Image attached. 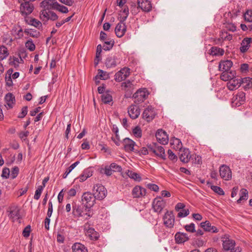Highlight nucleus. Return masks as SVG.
Listing matches in <instances>:
<instances>
[{
	"label": "nucleus",
	"mask_w": 252,
	"mask_h": 252,
	"mask_svg": "<svg viewBox=\"0 0 252 252\" xmlns=\"http://www.w3.org/2000/svg\"><path fill=\"white\" fill-rule=\"evenodd\" d=\"M86 209L85 206L84 204H82V202L81 205H77L75 203H72V213L73 215L77 217H84L86 220H88L93 217L94 213L92 209H90V211H88Z\"/></svg>",
	"instance_id": "nucleus-1"
},
{
	"label": "nucleus",
	"mask_w": 252,
	"mask_h": 252,
	"mask_svg": "<svg viewBox=\"0 0 252 252\" xmlns=\"http://www.w3.org/2000/svg\"><path fill=\"white\" fill-rule=\"evenodd\" d=\"M96 200L93 193L89 191L84 192L81 197V202L85 206L86 210L87 209L88 211H90V209H92L93 206L95 204Z\"/></svg>",
	"instance_id": "nucleus-2"
},
{
	"label": "nucleus",
	"mask_w": 252,
	"mask_h": 252,
	"mask_svg": "<svg viewBox=\"0 0 252 252\" xmlns=\"http://www.w3.org/2000/svg\"><path fill=\"white\" fill-rule=\"evenodd\" d=\"M149 94L147 88L139 89L133 95L132 97L134 99V102L139 104L144 102L148 97Z\"/></svg>",
	"instance_id": "nucleus-3"
},
{
	"label": "nucleus",
	"mask_w": 252,
	"mask_h": 252,
	"mask_svg": "<svg viewBox=\"0 0 252 252\" xmlns=\"http://www.w3.org/2000/svg\"><path fill=\"white\" fill-rule=\"evenodd\" d=\"M93 191L96 200H103L106 196L107 193L106 188L100 184H97L94 186Z\"/></svg>",
	"instance_id": "nucleus-4"
},
{
	"label": "nucleus",
	"mask_w": 252,
	"mask_h": 252,
	"mask_svg": "<svg viewBox=\"0 0 252 252\" xmlns=\"http://www.w3.org/2000/svg\"><path fill=\"white\" fill-rule=\"evenodd\" d=\"M246 101V94L243 92H239L232 98L231 105L233 107H239L244 104Z\"/></svg>",
	"instance_id": "nucleus-5"
},
{
	"label": "nucleus",
	"mask_w": 252,
	"mask_h": 252,
	"mask_svg": "<svg viewBox=\"0 0 252 252\" xmlns=\"http://www.w3.org/2000/svg\"><path fill=\"white\" fill-rule=\"evenodd\" d=\"M31 1H22L20 3V11L22 15H28L32 13L34 9L33 4L31 3Z\"/></svg>",
	"instance_id": "nucleus-6"
},
{
	"label": "nucleus",
	"mask_w": 252,
	"mask_h": 252,
	"mask_svg": "<svg viewBox=\"0 0 252 252\" xmlns=\"http://www.w3.org/2000/svg\"><path fill=\"white\" fill-rule=\"evenodd\" d=\"M164 224L166 227L171 228L174 225L175 217L173 211L167 210L163 217Z\"/></svg>",
	"instance_id": "nucleus-7"
},
{
	"label": "nucleus",
	"mask_w": 252,
	"mask_h": 252,
	"mask_svg": "<svg viewBox=\"0 0 252 252\" xmlns=\"http://www.w3.org/2000/svg\"><path fill=\"white\" fill-rule=\"evenodd\" d=\"M166 205V202L161 197L159 196L155 198L153 201L152 207L155 212L160 213Z\"/></svg>",
	"instance_id": "nucleus-8"
},
{
	"label": "nucleus",
	"mask_w": 252,
	"mask_h": 252,
	"mask_svg": "<svg viewBox=\"0 0 252 252\" xmlns=\"http://www.w3.org/2000/svg\"><path fill=\"white\" fill-rule=\"evenodd\" d=\"M122 143L124 145V149L126 152H133L135 153H138V150L134 149V147L136 145L135 142L129 138H125Z\"/></svg>",
	"instance_id": "nucleus-9"
},
{
	"label": "nucleus",
	"mask_w": 252,
	"mask_h": 252,
	"mask_svg": "<svg viewBox=\"0 0 252 252\" xmlns=\"http://www.w3.org/2000/svg\"><path fill=\"white\" fill-rule=\"evenodd\" d=\"M154 108L151 105L148 106L143 111L142 118L147 122L152 121L156 116Z\"/></svg>",
	"instance_id": "nucleus-10"
},
{
	"label": "nucleus",
	"mask_w": 252,
	"mask_h": 252,
	"mask_svg": "<svg viewBox=\"0 0 252 252\" xmlns=\"http://www.w3.org/2000/svg\"><path fill=\"white\" fill-rule=\"evenodd\" d=\"M156 137L157 141L162 145H166L168 142V135L167 133L162 129H159L156 133Z\"/></svg>",
	"instance_id": "nucleus-11"
},
{
	"label": "nucleus",
	"mask_w": 252,
	"mask_h": 252,
	"mask_svg": "<svg viewBox=\"0 0 252 252\" xmlns=\"http://www.w3.org/2000/svg\"><path fill=\"white\" fill-rule=\"evenodd\" d=\"M220 175L222 179L225 181H229L231 179V171L229 166L222 165L220 167Z\"/></svg>",
	"instance_id": "nucleus-12"
},
{
	"label": "nucleus",
	"mask_w": 252,
	"mask_h": 252,
	"mask_svg": "<svg viewBox=\"0 0 252 252\" xmlns=\"http://www.w3.org/2000/svg\"><path fill=\"white\" fill-rule=\"evenodd\" d=\"M222 239V247L224 251H228L235 246V241L229 238V235L225 234Z\"/></svg>",
	"instance_id": "nucleus-13"
},
{
	"label": "nucleus",
	"mask_w": 252,
	"mask_h": 252,
	"mask_svg": "<svg viewBox=\"0 0 252 252\" xmlns=\"http://www.w3.org/2000/svg\"><path fill=\"white\" fill-rule=\"evenodd\" d=\"M179 151V157L182 162L185 163H188L189 161L190 158L193 159L194 155H190V151L189 149L184 148L183 150H182L181 149Z\"/></svg>",
	"instance_id": "nucleus-14"
},
{
	"label": "nucleus",
	"mask_w": 252,
	"mask_h": 252,
	"mask_svg": "<svg viewBox=\"0 0 252 252\" xmlns=\"http://www.w3.org/2000/svg\"><path fill=\"white\" fill-rule=\"evenodd\" d=\"M137 9L143 11L148 12L152 10V3L149 0H137Z\"/></svg>",
	"instance_id": "nucleus-15"
},
{
	"label": "nucleus",
	"mask_w": 252,
	"mask_h": 252,
	"mask_svg": "<svg viewBox=\"0 0 252 252\" xmlns=\"http://www.w3.org/2000/svg\"><path fill=\"white\" fill-rule=\"evenodd\" d=\"M124 22L121 21V20H120V22L115 28V32L116 36L118 37L123 36L126 31V26Z\"/></svg>",
	"instance_id": "nucleus-16"
},
{
	"label": "nucleus",
	"mask_w": 252,
	"mask_h": 252,
	"mask_svg": "<svg viewBox=\"0 0 252 252\" xmlns=\"http://www.w3.org/2000/svg\"><path fill=\"white\" fill-rule=\"evenodd\" d=\"M146 189L140 186H136L132 190V195L133 198H139L146 195Z\"/></svg>",
	"instance_id": "nucleus-17"
},
{
	"label": "nucleus",
	"mask_w": 252,
	"mask_h": 252,
	"mask_svg": "<svg viewBox=\"0 0 252 252\" xmlns=\"http://www.w3.org/2000/svg\"><path fill=\"white\" fill-rule=\"evenodd\" d=\"M128 113L130 118L132 119H136L139 117L140 114V110L138 106L134 104H131L128 107Z\"/></svg>",
	"instance_id": "nucleus-18"
},
{
	"label": "nucleus",
	"mask_w": 252,
	"mask_h": 252,
	"mask_svg": "<svg viewBox=\"0 0 252 252\" xmlns=\"http://www.w3.org/2000/svg\"><path fill=\"white\" fill-rule=\"evenodd\" d=\"M200 226L205 232L217 233L219 231L218 229L215 226L212 225L209 220H206L204 222H201Z\"/></svg>",
	"instance_id": "nucleus-19"
},
{
	"label": "nucleus",
	"mask_w": 252,
	"mask_h": 252,
	"mask_svg": "<svg viewBox=\"0 0 252 252\" xmlns=\"http://www.w3.org/2000/svg\"><path fill=\"white\" fill-rule=\"evenodd\" d=\"M25 21L26 24L34 26L38 30H42V25L41 22L36 19L30 17H26L25 18Z\"/></svg>",
	"instance_id": "nucleus-20"
},
{
	"label": "nucleus",
	"mask_w": 252,
	"mask_h": 252,
	"mask_svg": "<svg viewBox=\"0 0 252 252\" xmlns=\"http://www.w3.org/2000/svg\"><path fill=\"white\" fill-rule=\"evenodd\" d=\"M174 237L175 243L178 244L184 243L189 240V237L187 233L181 232H177Z\"/></svg>",
	"instance_id": "nucleus-21"
},
{
	"label": "nucleus",
	"mask_w": 252,
	"mask_h": 252,
	"mask_svg": "<svg viewBox=\"0 0 252 252\" xmlns=\"http://www.w3.org/2000/svg\"><path fill=\"white\" fill-rule=\"evenodd\" d=\"M118 61L116 56H108L105 60V64L107 68H114L117 66Z\"/></svg>",
	"instance_id": "nucleus-22"
},
{
	"label": "nucleus",
	"mask_w": 252,
	"mask_h": 252,
	"mask_svg": "<svg viewBox=\"0 0 252 252\" xmlns=\"http://www.w3.org/2000/svg\"><path fill=\"white\" fill-rule=\"evenodd\" d=\"M10 209L9 216L11 219H14L17 217V219H22V216L20 215V209L18 206H13L9 207Z\"/></svg>",
	"instance_id": "nucleus-23"
},
{
	"label": "nucleus",
	"mask_w": 252,
	"mask_h": 252,
	"mask_svg": "<svg viewBox=\"0 0 252 252\" xmlns=\"http://www.w3.org/2000/svg\"><path fill=\"white\" fill-rule=\"evenodd\" d=\"M233 65L231 60H221L219 63V69L220 71H229Z\"/></svg>",
	"instance_id": "nucleus-24"
},
{
	"label": "nucleus",
	"mask_w": 252,
	"mask_h": 252,
	"mask_svg": "<svg viewBox=\"0 0 252 252\" xmlns=\"http://www.w3.org/2000/svg\"><path fill=\"white\" fill-rule=\"evenodd\" d=\"M241 77L240 78H234L230 79L229 83L228 84L227 87L230 91H233L237 89L241 85Z\"/></svg>",
	"instance_id": "nucleus-25"
},
{
	"label": "nucleus",
	"mask_w": 252,
	"mask_h": 252,
	"mask_svg": "<svg viewBox=\"0 0 252 252\" xmlns=\"http://www.w3.org/2000/svg\"><path fill=\"white\" fill-rule=\"evenodd\" d=\"M252 42V37H246L243 39L240 48V52L242 53H246L250 47V43Z\"/></svg>",
	"instance_id": "nucleus-26"
},
{
	"label": "nucleus",
	"mask_w": 252,
	"mask_h": 252,
	"mask_svg": "<svg viewBox=\"0 0 252 252\" xmlns=\"http://www.w3.org/2000/svg\"><path fill=\"white\" fill-rule=\"evenodd\" d=\"M57 1L56 0H44L40 3V6L50 11L51 9H55L54 6Z\"/></svg>",
	"instance_id": "nucleus-27"
},
{
	"label": "nucleus",
	"mask_w": 252,
	"mask_h": 252,
	"mask_svg": "<svg viewBox=\"0 0 252 252\" xmlns=\"http://www.w3.org/2000/svg\"><path fill=\"white\" fill-rule=\"evenodd\" d=\"M86 234L92 240L96 241L99 237V233L96 231L93 227H89L86 231Z\"/></svg>",
	"instance_id": "nucleus-28"
},
{
	"label": "nucleus",
	"mask_w": 252,
	"mask_h": 252,
	"mask_svg": "<svg viewBox=\"0 0 252 252\" xmlns=\"http://www.w3.org/2000/svg\"><path fill=\"white\" fill-rule=\"evenodd\" d=\"M241 85L243 84V88L246 91L252 88V78L250 77H246L241 78Z\"/></svg>",
	"instance_id": "nucleus-29"
},
{
	"label": "nucleus",
	"mask_w": 252,
	"mask_h": 252,
	"mask_svg": "<svg viewBox=\"0 0 252 252\" xmlns=\"http://www.w3.org/2000/svg\"><path fill=\"white\" fill-rule=\"evenodd\" d=\"M73 252H88V249L80 243H75L72 246Z\"/></svg>",
	"instance_id": "nucleus-30"
},
{
	"label": "nucleus",
	"mask_w": 252,
	"mask_h": 252,
	"mask_svg": "<svg viewBox=\"0 0 252 252\" xmlns=\"http://www.w3.org/2000/svg\"><path fill=\"white\" fill-rule=\"evenodd\" d=\"M4 99L8 107L9 108H12L13 105L15 103V96L12 93H8L5 95Z\"/></svg>",
	"instance_id": "nucleus-31"
},
{
	"label": "nucleus",
	"mask_w": 252,
	"mask_h": 252,
	"mask_svg": "<svg viewBox=\"0 0 252 252\" xmlns=\"http://www.w3.org/2000/svg\"><path fill=\"white\" fill-rule=\"evenodd\" d=\"M210 55L215 56H222L224 53V50L220 48L213 46L209 50Z\"/></svg>",
	"instance_id": "nucleus-32"
},
{
	"label": "nucleus",
	"mask_w": 252,
	"mask_h": 252,
	"mask_svg": "<svg viewBox=\"0 0 252 252\" xmlns=\"http://www.w3.org/2000/svg\"><path fill=\"white\" fill-rule=\"evenodd\" d=\"M207 185L208 186V187H210V188L216 193L220 195H224L225 194L224 191L223 190V189L220 187L214 186L212 184V183L207 181Z\"/></svg>",
	"instance_id": "nucleus-33"
},
{
	"label": "nucleus",
	"mask_w": 252,
	"mask_h": 252,
	"mask_svg": "<svg viewBox=\"0 0 252 252\" xmlns=\"http://www.w3.org/2000/svg\"><path fill=\"white\" fill-rule=\"evenodd\" d=\"M98 73L95 76V79H99L100 80H107L110 78V73L99 69L97 70Z\"/></svg>",
	"instance_id": "nucleus-34"
},
{
	"label": "nucleus",
	"mask_w": 252,
	"mask_h": 252,
	"mask_svg": "<svg viewBox=\"0 0 252 252\" xmlns=\"http://www.w3.org/2000/svg\"><path fill=\"white\" fill-rule=\"evenodd\" d=\"M106 91L104 94H101V101L104 104H110V102L113 101L112 96Z\"/></svg>",
	"instance_id": "nucleus-35"
},
{
	"label": "nucleus",
	"mask_w": 252,
	"mask_h": 252,
	"mask_svg": "<svg viewBox=\"0 0 252 252\" xmlns=\"http://www.w3.org/2000/svg\"><path fill=\"white\" fill-rule=\"evenodd\" d=\"M170 144L171 145H174L176 144L175 147L173 146L174 149H176L177 150H181L182 148V143L180 139L173 137L170 140Z\"/></svg>",
	"instance_id": "nucleus-36"
},
{
	"label": "nucleus",
	"mask_w": 252,
	"mask_h": 252,
	"mask_svg": "<svg viewBox=\"0 0 252 252\" xmlns=\"http://www.w3.org/2000/svg\"><path fill=\"white\" fill-rule=\"evenodd\" d=\"M126 173L129 178L135 181L140 182L141 180V176L137 173L134 172L129 170H127Z\"/></svg>",
	"instance_id": "nucleus-37"
},
{
	"label": "nucleus",
	"mask_w": 252,
	"mask_h": 252,
	"mask_svg": "<svg viewBox=\"0 0 252 252\" xmlns=\"http://www.w3.org/2000/svg\"><path fill=\"white\" fill-rule=\"evenodd\" d=\"M156 150L157 154H156V155L163 160L166 159L165 150L163 147L161 146L157 145Z\"/></svg>",
	"instance_id": "nucleus-38"
},
{
	"label": "nucleus",
	"mask_w": 252,
	"mask_h": 252,
	"mask_svg": "<svg viewBox=\"0 0 252 252\" xmlns=\"http://www.w3.org/2000/svg\"><path fill=\"white\" fill-rule=\"evenodd\" d=\"M248 198V191L246 189H242L240 190V197L237 200V203L238 204L241 203L242 200H247Z\"/></svg>",
	"instance_id": "nucleus-39"
},
{
	"label": "nucleus",
	"mask_w": 252,
	"mask_h": 252,
	"mask_svg": "<svg viewBox=\"0 0 252 252\" xmlns=\"http://www.w3.org/2000/svg\"><path fill=\"white\" fill-rule=\"evenodd\" d=\"M124 70H125V68H123L115 74L114 79L116 82H120L125 80L123 75Z\"/></svg>",
	"instance_id": "nucleus-40"
},
{
	"label": "nucleus",
	"mask_w": 252,
	"mask_h": 252,
	"mask_svg": "<svg viewBox=\"0 0 252 252\" xmlns=\"http://www.w3.org/2000/svg\"><path fill=\"white\" fill-rule=\"evenodd\" d=\"M54 6H55V10H57L62 13L66 14L69 11L67 7L59 3L58 2L56 4H55Z\"/></svg>",
	"instance_id": "nucleus-41"
},
{
	"label": "nucleus",
	"mask_w": 252,
	"mask_h": 252,
	"mask_svg": "<svg viewBox=\"0 0 252 252\" xmlns=\"http://www.w3.org/2000/svg\"><path fill=\"white\" fill-rule=\"evenodd\" d=\"M79 163V161H77L72 164L69 167H68L64 173L63 175V178H66L67 175L71 172V171Z\"/></svg>",
	"instance_id": "nucleus-42"
},
{
	"label": "nucleus",
	"mask_w": 252,
	"mask_h": 252,
	"mask_svg": "<svg viewBox=\"0 0 252 252\" xmlns=\"http://www.w3.org/2000/svg\"><path fill=\"white\" fill-rule=\"evenodd\" d=\"M8 55V50L4 46H0V60H2Z\"/></svg>",
	"instance_id": "nucleus-43"
},
{
	"label": "nucleus",
	"mask_w": 252,
	"mask_h": 252,
	"mask_svg": "<svg viewBox=\"0 0 252 252\" xmlns=\"http://www.w3.org/2000/svg\"><path fill=\"white\" fill-rule=\"evenodd\" d=\"M25 46L31 52L33 51L35 49V45L33 43L32 40L31 38L26 42Z\"/></svg>",
	"instance_id": "nucleus-44"
},
{
	"label": "nucleus",
	"mask_w": 252,
	"mask_h": 252,
	"mask_svg": "<svg viewBox=\"0 0 252 252\" xmlns=\"http://www.w3.org/2000/svg\"><path fill=\"white\" fill-rule=\"evenodd\" d=\"M104 44H106L107 46L104 45L103 49L105 51H109L113 47L115 42L113 40H112L109 41H104Z\"/></svg>",
	"instance_id": "nucleus-45"
},
{
	"label": "nucleus",
	"mask_w": 252,
	"mask_h": 252,
	"mask_svg": "<svg viewBox=\"0 0 252 252\" xmlns=\"http://www.w3.org/2000/svg\"><path fill=\"white\" fill-rule=\"evenodd\" d=\"M132 133L133 135L137 137V138H140L142 136V130L140 128V127L138 126H135L134 128L132 129Z\"/></svg>",
	"instance_id": "nucleus-46"
},
{
	"label": "nucleus",
	"mask_w": 252,
	"mask_h": 252,
	"mask_svg": "<svg viewBox=\"0 0 252 252\" xmlns=\"http://www.w3.org/2000/svg\"><path fill=\"white\" fill-rule=\"evenodd\" d=\"M31 231L32 230L31 225H28L24 228L22 231V235L25 238H28L30 236Z\"/></svg>",
	"instance_id": "nucleus-47"
},
{
	"label": "nucleus",
	"mask_w": 252,
	"mask_h": 252,
	"mask_svg": "<svg viewBox=\"0 0 252 252\" xmlns=\"http://www.w3.org/2000/svg\"><path fill=\"white\" fill-rule=\"evenodd\" d=\"M184 228L185 230L190 233H194L196 232L195 229V224L193 223H191L189 224H187L184 226Z\"/></svg>",
	"instance_id": "nucleus-48"
},
{
	"label": "nucleus",
	"mask_w": 252,
	"mask_h": 252,
	"mask_svg": "<svg viewBox=\"0 0 252 252\" xmlns=\"http://www.w3.org/2000/svg\"><path fill=\"white\" fill-rule=\"evenodd\" d=\"M49 16L46 19V21H48L49 20L54 21L58 19L59 17L55 12L53 11H49Z\"/></svg>",
	"instance_id": "nucleus-49"
},
{
	"label": "nucleus",
	"mask_w": 252,
	"mask_h": 252,
	"mask_svg": "<svg viewBox=\"0 0 252 252\" xmlns=\"http://www.w3.org/2000/svg\"><path fill=\"white\" fill-rule=\"evenodd\" d=\"M111 168H112V172H120L122 171V168L121 166L116 164V163H112L110 165Z\"/></svg>",
	"instance_id": "nucleus-50"
},
{
	"label": "nucleus",
	"mask_w": 252,
	"mask_h": 252,
	"mask_svg": "<svg viewBox=\"0 0 252 252\" xmlns=\"http://www.w3.org/2000/svg\"><path fill=\"white\" fill-rule=\"evenodd\" d=\"M122 11L125 14V16L123 17L121 16L120 20H121V21H125L129 14L128 7L127 5H125L124 7V9L122 10Z\"/></svg>",
	"instance_id": "nucleus-51"
},
{
	"label": "nucleus",
	"mask_w": 252,
	"mask_h": 252,
	"mask_svg": "<svg viewBox=\"0 0 252 252\" xmlns=\"http://www.w3.org/2000/svg\"><path fill=\"white\" fill-rule=\"evenodd\" d=\"M244 19L246 21L252 22V10H247L244 15Z\"/></svg>",
	"instance_id": "nucleus-52"
},
{
	"label": "nucleus",
	"mask_w": 252,
	"mask_h": 252,
	"mask_svg": "<svg viewBox=\"0 0 252 252\" xmlns=\"http://www.w3.org/2000/svg\"><path fill=\"white\" fill-rule=\"evenodd\" d=\"M47 9L44 8L40 12V19L42 21H44V19H47L49 15V11L47 12Z\"/></svg>",
	"instance_id": "nucleus-53"
},
{
	"label": "nucleus",
	"mask_w": 252,
	"mask_h": 252,
	"mask_svg": "<svg viewBox=\"0 0 252 252\" xmlns=\"http://www.w3.org/2000/svg\"><path fill=\"white\" fill-rule=\"evenodd\" d=\"M167 154L168 155V158L173 162H175L177 160V156L172 152L171 150L169 149L167 151Z\"/></svg>",
	"instance_id": "nucleus-54"
},
{
	"label": "nucleus",
	"mask_w": 252,
	"mask_h": 252,
	"mask_svg": "<svg viewBox=\"0 0 252 252\" xmlns=\"http://www.w3.org/2000/svg\"><path fill=\"white\" fill-rule=\"evenodd\" d=\"M158 144L156 143H152V144H148L147 147L150 152H152L155 155L157 154V147Z\"/></svg>",
	"instance_id": "nucleus-55"
},
{
	"label": "nucleus",
	"mask_w": 252,
	"mask_h": 252,
	"mask_svg": "<svg viewBox=\"0 0 252 252\" xmlns=\"http://www.w3.org/2000/svg\"><path fill=\"white\" fill-rule=\"evenodd\" d=\"M189 213V210L187 209H183L180 210V211L178 213L177 215V217L178 218H184L187 216Z\"/></svg>",
	"instance_id": "nucleus-56"
},
{
	"label": "nucleus",
	"mask_w": 252,
	"mask_h": 252,
	"mask_svg": "<svg viewBox=\"0 0 252 252\" xmlns=\"http://www.w3.org/2000/svg\"><path fill=\"white\" fill-rule=\"evenodd\" d=\"M28 108V107L27 106H25L23 107V108H22L21 112L19 114L18 118L21 119L24 118L27 114Z\"/></svg>",
	"instance_id": "nucleus-57"
},
{
	"label": "nucleus",
	"mask_w": 252,
	"mask_h": 252,
	"mask_svg": "<svg viewBox=\"0 0 252 252\" xmlns=\"http://www.w3.org/2000/svg\"><path fill=\"white\" fill-rule=\"evenodd\" d=\"M83 174L86 176V178H88L93 175V170L91 167L86 168L83 171Z\"/></svg>",
	"instance_id": "nucleus-58"
},
{
	"label": "nucleus",
	"mask_w": 252,
	"mask_h": 252,
	"mask_svg": "<svg viewBox=\"0 0 252 252\" xmlns=\"http://www.w3.org/2000/svg\"><path fill=\"white\" fill-rule=\"evenodd\" d=\"M10 170L7 167H4L2 171L1 176L2 178L7 179L9 177Z\"/></svg>",
	"instance_id": "nucleus-59"
},
{
	"label": "nucleus",
	"mask_w": 252,
	"mask_h": 252,
	"mask_svg": "<svg viewBox=\"0 0 252 252\" xmlns=\"http://www.w3.org/2000/svg\"><path fill=\"white\" fill-rule=\"evenodd\" d=\"M19 172V168L18 166H15L12 168L11 170V178L15 179L18 175Z\"/></svg>",
	"instance_id": "nucleus-60"
},
{
	"label": "nucleus",
	"mask_w": 252,
	"mask_h": 252,
	"mask_svg": "<svg viewBox=\"0 0 252 252\" xmlns=\"http://www.w3.org/2000/svg\"><path fill=\"white\" fill-rule=\"evenodd\" d=\"M146 187L150 190H153L155 192H158L159 190L158 186L154 184H151V183L148 184L147 185Z\"/></svg>",
	"instance_id": "nucleus-61"
},
{
	"label": "nucleus",
	"mask_w": 252,
	"mask_h": 252,
	"mask_svg": "<svg viewBox=\"0 0 252 252\" xmlns=\"http://www.w3.org/2000/svg\"><path fill=\"white\" fill-rule=\"evenodd\" d=\"M240 12V10L239 8L238 9H234L232 10V12L229 11L227 15L228 16H230L231 18L236 17L238 16L239 13Z\"/></svg>",
	"instance_id": "nucleus-62"
},
{
	"label": "nucleus",
	"mask_w": 252,
	"mask_h": 252,
	"mask_svg": "<svg viewBox=\"0 0 252 252\" xmlns=\"http://www.w3.org/2000/svg\"><path fill=\"white\" fill-rule=\"evenodd\" d=\"M18 56L20 58H26L27 57V53L26 50L24 48H22L19 50Z\"/></svg>",
	"instance_id": "nucleus-63"
},
{
	"label": "nucleus",
	"mask_w": 252,
	"mask_h": 252,
	"mask_svg": "<svg viewBox=\"0 0 252 252\" xmlns=\"http://www.w3.org/2000/svg\"><path fill=\"white\" fill-rule=\"evenodd\" d=\"M121 86L122 87H124L125 89H131L133 88V85L129 80H127L126 82H123L122 83Z\"/></svg>",
	"instance_id": "nucleus-64"
}]
</instances>
